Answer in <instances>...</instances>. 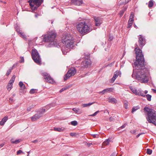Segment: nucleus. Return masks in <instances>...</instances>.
<instances>
[{
  "label": "nucleus",
  "instance_id": "obj_21",
  "mask_svg": "<svg viewBox=\"0 0 156 156\" xmlns=\"http://www.w3.org/2000/svg\"><path fill=\"white\" fill-rule=\"evenodd\" d=\"M121 74V73L119 71H116L115 72L114 74L113 75V76L116 79L119 76H120Z\"/></svg>",
  "mask_w": 156,
  "mask_h": 156
},
{
  "label": "nucleus",
  "instance_id": "obj_56",
  "mask_svg": "<svg viewBox=\"0 0 156 156\" xmlns=\"http://www.w3.org/2000/svg\"><path fill=\"white\" fill-rule=\"evenodd\" d=\"M4 144H0V146L1 147H3L4 146Z\"/></svg>",
  "mask_w": 156,
  "mask_h": 156
},
{
  "label": "nucleus",
  "instance_id": "obj_11",
  "mask_svg": "<svg viewBox=\"0 0 156 156\" xmlns=\"http://www.w3.org/2000/svg\"><path fill=\"white\" fill-rule=\"evenodd\" d=\"M129 88L133 93L139 96H144V94L142 91H141L139 90H137L136 89L132 86H130L129 87Z\"/></svg>",
  "mask_w": 156,
  "mask_h": 156
},
{
  "label": "nucleus",
  "instance_id": "obj_45",
  "mask_svg": "<svg viewBox=\"0 0 156 156\" xmlns=\"http://www.w3.org/2000/svg\"><path fill=\"white\" fill-rule=\"evenodd\" d=\"M67 89V88H62L59 91V92L60 93H61L63 91H64V90H66Z\"/></svg>",
  "mask_w": 156,
  "mask_h": 156
},
{
  "label": "nucleus",
  "instance_id": "obj_19",
  "mask_svg": "<svg viewBox=\"0 0 156 156\" xmlns=\"http://www.w3.org/2000/svg\"><path fill=\"white\" fill-rule=\"evenodd\" d=\"M72 110L76 114H80L82 113V112L80 111L79 108H74L72 109Z\"/></svg>",
  "mask_w": 156,
  "mask_h": 156
},
{
  "label": "nucleus",
  "instance_id": "obj_26",
  "mask_svg": "<svg viewBox=\"0 0 156 156\" xmlns=\"http://www.w3.org/2000/svg\"><path fill=\"white\" fill-rule=\"evenodd\" d=\"M19 85L20 87L22 89H24L25 88V85L23 83V82L21 81L19 83Z\"/></svg>",
  "mask_w": 156,
  "mask_h": 156
},
{
  "label": "nucleus",
  "instance_id": "obj_42",
  "mask_svg": "<svg viewBox=\"0 0 156 156\" xmlns=\"http://www.w3.org/2000/svg\"><path fill=\"white\" fill-rule=\"evenodd\" d=\"M77 134L75 133H70V135L72 136H76Z\"/></svg>",
  "mask_w": 156,
  "mask_h": 156
},
{
  "label": "nucleus",
  "instance_id": "obj_1",
  "mask_svg": "<svg viewBox=\"0 0 156 156\" xmlns=\"http://www.w3.org/2000/svg\"><path fill=\"white\" fill-rule=\"evenodd\" d=\"M136 60L133 66V70L132 76L133 78L140 81L141 83H147L148 80L146 75L147 69L145 68L144 60L142 51L138 48L135 49Z\"/></svg>",
  "mask_w": 156,
  "mask_h": 156
},
{
  "label": "nucleus",
  "instance_id": "obj_22",
  "mask_svg": "<svg viewBox=\"0 0 156 156\" xmlns=\"http://www.w3.org/2000/svg\"><path fill=\"white\" fill-rule=\"evenodd\" d=\"M16 77V76L15 75H13L10 80L9 83L12 84Z\"/></svg>",
  "mask_w": 156,
  "mask_h": 156
},
{
  "label": "nucleus",
  "instance_id": "obj_16",
  "mask_svg": "<svg viewBox=\"0 0 156 156\" xmlns=\"http://www.w3.org/2000/svg\"><path fill=\"white\" fill-rule=\"evenodd\" d=\"M71 3L75 5H80L83 3V1L81 0H72Z\"/></svg>",
  "mask_w": 156,
  "mask_h": 156
},
{
  "label": "nucleus",
  "instance_id": "obj_10",
  "mask_svg": "<svg viewBox=\"0 0 156 156\" xmlns=\"http://www.w3.org/2000/svg\"><path fill=\"white\" fill-rule=\"evenodd\" d=\"M43 75L44 76V79L48 83L53 84L55 82L53 79L47 73H43Z\"/></svg>",
  "mask_w": 156,
  "mask_h": 156
},
{
  "label": "nucleus",
  "instance_id": "obj_43",
  "mask_svg": "<svg viewBox=\"0 0 156 156\" xmlns=\"http://www.w3.org/2000/svg\"><path fill=\"white\" fill-rule=\"evenodd\" d=\"M20 62L21 63L23 62H24V59L23 57H20Z\"/></svg>",
  "mask_w": 156,
  "mask_h": 156
},
{
  "label": "nucleus",
  "instance_id": "obj_17",
  "mask_svg": "<svg viewBox=\"0 0 156 156\" xmlns=\"http://www.w3.org/2000/svg\"><path fill=\"white\" fill-rule=\"evenodd\" d=\"M8 117L7 116H5L2 119L1 121L0 122V125L1 126H3L4 125L5 122L7 121Z\"/></svg>",
  "mask_w": 156,
  "mask_h": 156
},
{
  "label": "nucleus",
  "instance_id": "obj_6",
  "mask_svg": "<svg viewBox=\"0 0 156 156\" xmlns=\"http://www.w3.org/2000/svg\"><path fill=\"white\" fill-rule=\"evenodd\" d=\"M43 0H29L28 2L33 12L36 10L43 2Z\"/></svg>",
  "mask_w": 156,
  "mask_h": 156
},
{
  "label": "nucleus",
  "instance_id": "obj_5",
  "mask_svg": "<svg viewBox=\"0 0 156 156\" xmlns=\"http://www.w3.org/2000/svg\"><path fill=\"white\" fill-rule=\"evenodd\" d=\"M56 36V33L55 32L51 31L48 35L45 36L43 41L45 42H51V45H55L56 44V41H55Z\"/></svg>",
  "mask_w": 156,
  "mask_h": 156
},
{
  "label": "nucleus",
  "instance_id": "obj_4",
  "mask_svg": "<svg viewBox=\"0 0 156 156\" xmlns=\"http://www.w3.org/2000/svg\"><path fill=\"white\" fill-rule=\"evenodd\" d=\"M76 28L81 34H86L92 30L85 22H80L76 25Z\"/></svg>",
  "mask_w": 156,
  "mask_h": 156
},
{
  "label": "nucleus",
  "instance_id": "obj_12",
  "mask_svg": "<svg viewBox=\"0 0 156 156\" xmlns=\"http://www.w3.org/2000/svg\"><path fill=\"white\" fill-rule=\"evenodd\" d=\"M138 42L140 46L142 48L145 44V38L141 35L138 36Z\"/></svg>",
  "mask_w": 156,
  "mask_h": 156
},
{
  "label": "nucleus",
  "instance_id": "obj_9",
  "mask_svg": "<svg viewBox=\"0 0 156 156\" xmlns=\"http://www.w3.org/2000/svg\"><path fill=\"white\" fill-rule=\"evenodd\" d=\"M76 72V71L75 68L72 67L70 68L67 73L64 76V81L67 80L70 77L74 76Z\"/></svg>",
  "mask_w": 156,
  "mask_h": 156
},
{
  "label": "nucleus",
  "instance_id": "obj_18",
  "mask_svg": "<svg viewBox=\"0 0 156 156\" xmlns=\"http://www.w3.org/2000/svg\"><path fill=\"white\" fill-rule=\"evenodd\" d=\"M16 30L18 33L20 34V36L22 38H23L24 39H26V36L22 32V31L16 29Z\"/></svg>",
  "mask_w": 156,
  "mask_h": 156
},
{
  "label": "nucleus",
  "instance_id": "obj_54",
  "mask_svg": "<svg viewBox=\"0 0 156 156\" xmlns=\"http://www.w3.org/2000/svg\"><path fill=\"white\" fill-rule=\"evenodd\" d=\"M131 0H125V2L126 3H128Z\"/></svg>",
  "mask_w": 156,
  "mask_h": 156
},
{
  "label": "nucleus",
  "instance_id": "obj_52",
  "mask_svg": "<svg viewBox=\"0 0 156 156\" xmlns=\"http://www.w3.org/2000/svg\"><path fill=\"white\" fill-rule=\"evenodd\" d=\"M144 133H140V134H138L136 136V138H138L141 135H142V134H144Z\"/></svg>",
  "mask_w": 156,
  "mask_h": 156
},
{
  "label": "nucleus",
  "instance_id": "obj_57",
  "mask_svg": "<svg viewBox=\"0 0 156 156\" xmlns=\"http://www.w3.org/2000/svg\"><path fill=\"white\" fill-rule=\"evenodd\" d=\"M152 90L154 93H156V90L154 89H152Z\"/></svg>",
  "mask_w": 156,
  "mask_h": 156
},
{
  "label": "nucleus",
  "instance_id": "obj_3",
  "mask_svg": "<svg viewBox=\"0 0 156 156\" xmlns=\"http://www.w3.org/2000/svg\"><path fill=\"white\" fill-rule=\"evenodd\" d=\"M144 110L147 112V118L148 121L150 123L153 124L156 126V113L155 111L147 107H145Z\"/></svg>",
  "mask_w": 156,
  "mask_h": 156
},
{
  "label": "nucleus",
  "instance_id": "obj_30",
  "mask_svg": "<svg viewBox=\"0 0 156 156\" xmlns=\"http://www.w3.org/2000/svg\"><path fill=\"white\" fill-rule=\"evenodd\" d=\"M133 21L134 20H129L128 28H130L132 26Z\"/></svg>",
  "mask_w": 156,
  "mask_h": 156
},
{
  "label": "nucleus",
  "instance_id": "obj_25",
  "mask_svg": "<svg viewBox=\"0 0 156 156\" xmlns=\"http://www.w3.org/2000/svg\"><path fill=\"white\" fill-rule=\"evenodd\" d=\"M94 102L93 103H89L88 104H82V106L83 107H89L91 105L93 104Z\"/></svg>",
  "mask_w": 156,
  "mask_h": 156
},
{
  "label": "nucleus",
  "instance_id": "obj_53",
  "mask_svg": "<svg viewBox=\"0 0 156 156\" xmlns=\"http://www.w3.org/2000/svg\"><path fill=\"white\" fill-rule=\"evenodd\" d=\"M92 144L91 143H87V145H88V147H90V146L91 145H92Z\"/></svg>",
  "mask_w": 156,
  "mask_h": 156
},
{
  "label": "nucleus",
  "instance_id": "obj_34",
  "mask_svg": "<svg viewBox=\"0 0 156 156\" xmlns=\"http://www.w3.org/2000/svg\"><path fill=\"white\" fill-rule=\"evenodd\" d=\"M71 124L73 126H76L78 124V122L76 121H73L71 122Z\"/></svg>",
  "mask_w": 156,
  "mask_h": 156
},
{
  "label": "nucleus",
  "instance_id": "obj_33",
  "mask_svg": "<svg viewBox=\"0 0 156 156\" xmlns=\"http://www.w3.org/2000/svg\"><path fill=\"white\" fill-rule=\"evenodd\" d=\"M134 17V13L133 12L131 13L130 16L129 20H134L133 18Z\"/></svg>",
  "mask_w": 156,
  "mask_h": 156
},
{
  "label": "nucleus",
  "instance_id": "obj_24",
  "mask_svg": "<svg viewBox=\"0 0 156 156\" xmlns=\"http://www.w3.org/2000/svg\"><path fill=\"white\" fill-rule=\"evenodd\" d=\"M111 142V140L109 139H107L103 143V145H108L110 142Z\"/></svg>",
  "mask_w": 156,
  "mask_h": 156
},
{
  "label": "nucleus",
  "instance_id": "obj_32",
  "mask_svg": "<svg viewBox=\"0 0 156 156\" xmlns=\"http://www.w3.org/2000/svg\"><path fill=\"white\" fill-rule=\"evenodd\" d=\"M54 130L55 131L61 132L63 131V129L60 128H54Z\"/></svg>",
  "mask_w": 156,
  "mask_h": 156
},
{
  "label": "nucleus",
  "instance_id": "obj_46",
  "mask_svg": "<svg viewBox=\"0 0 156 156\" xmlns=\"http://www.w3.org/2000/svg\"><path fill=\"white\" fill-rule=\"evenodd\" d=\"M130 132L131 133H132L133 134H136V130H131L130 131Z\"/></svg>",
  "mask_w": 156,
  "mask_h": 156
},
{
  "label": "nucleus",
  "instance_id": "obj_36",
  "mask_svg": "<svg viewBox=\"0 0 156 156\" xmlns=\"http://www.w3.org/2000/svg\"><path fill=\"white\" fill-rule=\"evenodd\" d=\"M21 141V140L18 139L15 140L14 142H13V144H17Z\"/></svg>",
  "mask_w": 156,
  "mask_h": 156
},
{
  "label": "nucleus",
  "instance_id": "obj_58",
  "mask_svg": "<svg viewBox=\"0 0 156 156\" xmlns=\"http://www.w3.org/2000/svg\"><path fill=\"white\" fill-rule=\"evenodd\" d=\"M147 92L148 91L147 90H145L144 92L145 94H147Z\"/></svg>",
  "mask_w": 156,
  "mask_h": 156
},
{
  "label": "nucleus",
  "instance_id": "obj_61",
  "mask_svg": "<svg viewBox=\"0 0 156 156\" xmlns=\"http://www.w3.org/2000/svg\"><path fill=\"white\" fill-rule=\"evenodd\" d=\"M115 154H112L110 156H115Z\"/></svg>",
  "mask_w": 156,
  "mask_h": 156
},
{
  "label": "nucleus",
  "instance_id": "obj_50",
  "mask_svg": "<svg viewBox=\"0 0 156 156\" xmlns=\"http://www.w3.org/2000/svg\"><path fill=\"white\" fill-rule=\"evenodd\" d=\"M126 125H127L125 123V124H124L121 127V128L123 129V128H125L126 127Z\"/></svg>",
  "mask_w": 156,
  "mask_h": 156
},
{
  "label": "nucleus",
  "instance_id": "obj_59",
  "mask_svg": "<svg viewBox=\"0 0 156 156\" xmlns=\"http://www.w3.org/2000/svg\"><path fill=\"white\" fill-rule=\"evenodd\" d=\"M112 38L111 37L109 38V39L111 41L112 40Z\"/></svg>",
  "mask_w": 156,
  "mask_h": 156
},
{
  "label": "nucleus",
  "instance_id": "obj_47",
  "mask_svg": "<svg viewBox=\"0 0 156 156\" xmlns=\"http://www.w3.org/2000/svg\"><path fill=\"white\" fill-rule=\"evenodd\" d=\"M23 151H22L21 150H19L17 152V154L19 155L21 153H22Z\"/></svg>",
  "mask_w": 156,
  "mask_h": 156
},
{
  "label": "nucleus",
  "instance_id": "obj_40",
  "mask_svg": "<svg viewBox=\"0 0 156 156\" xmlns=\"http://www.w3.org/2000/svg\"><path fill=\"white\" fill-rule=\"evenodd\" d=\"M99 112H100V111H96V112H95L94 114H93L92 115H89V116H94L98 113Z\"/></svg>",
  "mask_w": 156,
  "mask_h": 156
},
{
  "label": "nucleus",
  "instance_id": "obj_62",
  "mask_svg": "<svg viewBox=\"0 0 156 156\" xmlns=\"http://www.w3.org/2000/svg\"><path fill=\"white\" fill-rule=\"evenodd\" d=\"M35 16L36 17H37V16L36 15H35Z\"/></svg>",
  "mask_w": 156,
  "mask_h": 156
},
{
  "label": "nucleus",
  "instance_id": "obj_23",
  "mask_svg": "<svg viewBox=\"0 0 156 156\" xmlns=\"http://www.w3.org/2000/svg\"><path fill=\"white\" fill-rule=\"evenodd\" d=\"M13 67L14 66H13L12 67H10L9 69L7 70L6 74L7 76H8L10 74L13 69Z\"/></svg>",
  "mask_w": 156,
  "mask_h": 156
},
{
  "label": "nucleus",
  "instance_id": "obj_8",
  "mask_svg": "<svg viewBox=\"0 0 156 156\" xmlns=\"http://www.w3.org/2000/svg\"><path fill=\"white\" fill-rule=\"evenodd\" d=\"M45 109L42 108L38 110L37 113L32 117L31 119L32 121H36L41 117L45 112Z\"/></svg>",
  "mask_w": 156,
  "mask_h": 156
},
{
  "label": "nucleus",
  "instance_id": "obj_49",
  "mask_svg": "<svg viewBox=\"0 0 156 156\" xmlns=\"http://www.w3.org/2000/svg\"><path fill=\"white\" fill-rule=\"evenodd\" d=\"M94 138L98 137V134H93L92 135Z\"/></svg>",
  "mask_w": 156,
  "mask_h": 156
},
{
  "label": "nucleus",
  "instance_id": "obj_48",
  "mask_svg": "<svg viewBox=\"0 0 156 156\" xmlns=\"http://www.w3.org/2000/svg\"><path fill=\"white\" fill-rule=\"evenodd\" d=\"M13 100L12 98H9V102L10 103H12L13 101Z\"/></svg>",
  "mask_w": 156,
  "mask_h": 156
},
{
  "label": "nucleus",
  "instance_id": "obj_2",
  "mask_svg": "<svg viewBox=\"0 0 156 156\" xmlns=\"http://www.w3.org/2000/svg\"><path fill=\"white\" fill-rule=\"evenodd\" d=\"M62 42L63 44L62 51L63 54L65 55L74 46L73 37L70 34L65 35L62 37Z\"/></svg>",
  "mask_w": 156,
  "mask_h": 156
},
{
  "label": "nucleus",
  "instance_id": "obj_15",
  "mask_svg": "<svg viewBox=\"0 0 156 156\" xmlns=\"http://www.w3.org/2000/svg\"><path fill=\"white\" fill-rule=\"evenodd\" d=\"M114 89L112 88H108L104 90L103 91L98 92L99 94H104L105 93L112 92Z\"/></svg>",
  "mask_w": 156,
  "mask_h": 156
},
{
  "label": "nucleus",
  "instance_id": "obj_28",
  "mask_svg": "<svg viewBox=\"0 0 156 156\" xmlns=\"http://www.w3.org/2000/svg\"><path fill=\"white\" fill-rule=\"evenodd\" d=\"M139 109H140V107L139 106L134 107L132 108V112L133 113Z\"/></svg>",
  "mask_w": 156,
  "mask_h": 156
},
{
  "label": "nucleus",
  "instance_id": "obj_37",
  "mask_svg": "<svg viewBox=\"0 0 156 156\" xmlns=\"http://www.w3.org/2000/svg\"><path fill=\"white\" fill-rule=\"evenodd\" d=\"M126 10V9H125V10H122L120 11L119 12V14L121 16H122L123 13H124V11Z\"/></svg>",
  "mask_w": 156,
  "mask_h": 156
},
{
  "label": "nucleus",
  "instance_id": "obj_29",
  "mask_svg": "<svg viewBox=\"0 0 156 156\" xmlns=\"http://www.w3.org/2000/svg\"><path fill=\"white\" fill-rule=\"evenodd\" d=\"M154 4L152 0H150L149 2L148 6L149 8L152 7Z\"/></svg>",
  "mask_w": 156,
  "mask_h": 156
},
{
  "label": "nucleus",
  "instance_id": "obj_51",
  "mask_svg": "<svg viewBox=\"0 0 156 156\" xmlns=\"http://www.w3.org/2000/svg\"><path fill=\"white\" fill-rule=\"evenodd\" d=\"M38 141L37 140H34L32 141V143H36Z\"/></svg>",
  "mask_w": 156,
  "mask_h": 156
},
{
  "label": "nucleus",
  "instance_id": "obj_60",
  "mask_svg": "<svg viewBox=\"0 0 156 156\" xmlns=\"http://www.w3.org/2000/svg\"><path fill=\"white\" fill-rule=\"evenodd\" d=\"M28 152V154H27V156H29V153L30 151L28 152Z\"/></svg>",
  "mask_w": 156,
  "mask_h": 156
},
{
  "label": "nucleus",
  "instance_id": "obj_7",
  "mask_svg": "<svg viewBox=\"0 0 156 156\" xmlns=\"http://www.w3.org/2000/svg\"><path fill=\"white\" fill-rule=\"evenodd\" d=\"M32 56L33 59L35 62L38 65L41 64V59L37 51L35 49L32 50Z\"/></svg>",
  "mask_w": 156,
  "mask_h": 156
},
{
  "label": "nucleus",
  "instance_id": "obj_13",
  "mask_svg": "<svg viewBox=\"0 0 156 156\" xmlns=\"http://www.w3.org/2000/svg\"><path fill=\"white\" fill-rule=\"evenodd\" d=\"M90 59H87L83 62L81 63V66L82 67L87 68L90 66Z\"/></svg>",
  "mask_w": 156,
  "mask_h": 156
},
{
  "label": "nucleus",
  "instance_id": "obj_35",
  "mask_svg": "<svg viewBox=\"0 0 156 156\" xmlns=\"http://www.w3.org/2000/svg\"><path fill=\"white\" fill-rule=\"evenodd\" d=\"M152 153V150L149 149H147V153L148 154H151Z\"/></svg>",
  "mask_w": 156,
  "mask_h": 156
},
{
  "label": "nucleus",
  "instance_id": "obj_39",
  "mask_svg": "<svg viewBox=\"0 0 156 156\" xmlns=\"http://www.w3.org/2000/svg\"><path fill=\"white\" fill-rule=\"evenodd\" d=\"M36 89H32L30 91V93L31 94H33L36 92Z\"/></svg>",
  "mask_w": 156,
  "mask_h": 156
},
{
  "label": "nucleus",
  "instance_id": "obj_31",
  "mask_svg": "<svg viewBox=\"0 0 156 156\" xmlns=\"http://www.w3.org/2000/svg\"><path fill=\"white\" fill-rule=\"evenodd\" d=\"M12 87V84L9 83L7 86V88L9 91H10Z\"/></svg>",
  "mask_w": 156,
  "mask_h": 156
},
{
  "label": "nucleus",
  "instance_id": "obj_63",
  "mask_svg": "<svg viewBox=\"0 0 156 156\" xmlns=\"http://www.w3.org/2000/svg\"><path fill=\"white\" fill-rule=\"evenodd\" d=\"M136 25H135V26H134V27H136Z\"/></svg>",
  "mask_w": 156,
  "mask_h": 156
},
{
  "label": "nucleus",
  "instance_id": "obj_41",
  "mask_svg": "<svg viewBox=\"0 0 156 156\" xmlns=\"http://www.w3.org/2000/svg\"><path fill=\"white\" fill-rule=\"evenodd\" d=\"M124 106L126 109L128 108V104L127 102H125L124 104Z\"/></svg>",
  "mask_w": 156,
  "mask_h": 156
},
{
  "label": "nucleus",
  "instance_id": "obj_38",
  "mask_svg": "<svg viewBox=\"0 0 156 156\" xmlns=\"http://www.w3.org/2000/svg\"><path fill=\"white\" fill-rule=\"evenodd\" d=\"M115 79L116 78L115 77L113 76L112 78L110 80V82L111 83H113L114 82Z\"/></svg>",
  "mask_w": 156,
  "mask_h": 156
},
{
  "label": "nucleus",
  "instance_id": "obj_14",
  "mask_svg": "<svg viewBox=\"0 0 156 156\" xmlns=\"http://www.w3.org/2000/svg\"><path fill=\"white\" fill-rule=\"evenodd\" d=\"M94 21L96 26H100L102 23V19L100 17L95 16L94 17Z\"/></svg>",
  "mask_w": 156,
  "mask_h": 156
},
{
  "label": "nucleus",
  "instance_id": "obj_44",
  "mask_svg": "<svg viewBox=\"0 0 156 156\" xmlns=\"http://www.w3.org/2000/svg\"><path fill=\"white\" fill-rule=\"evenodd\" d=\"M33 107V105H32V106L28 107L27 108V110L28 111H31L32 108Z\"/></svg>",
  "mask_w": 156,
  "mask_h": 156
},
{
  "label": "nucleus",
  "instance_id": "obj_55",
  "mask_svg": "<svg viewBox=\"0 0 156 156\" xmlns=\"http://www.w3.org/2000/svg\"><path fill=\"white\" fill-rule=\"evenodd\" d=\"M14 140L13 139H12L11 140V143H13V142H14Z\"/></svg>",
  "mask_w": 156,
  "mask_h": 156
},
{
  "label": "nucleus",
  "instance_id": "obj_27",
  "mask_svg": "<svg viewBox=\"0 0 156 156\" xmlns=\"http://www.w3.org/2000/svg\"><path fill=\"white\" fill-rule=\"evenodd\" d=\"M144 96H143V97H146L147 98V99L148 101H151V95H150L149 94H147V95H145L144 94Z\"/></svg>",
  "mask_w": 156,
  "mask_h": 156
},
{
  "label": "nucleus",
  "instance_id": "obj_20",
  "mask_svg": "<svg viewBox=\"0 0 156 156\" xmlns=\"http://www.w3.org/2000/svg\"><path fill=\"white\" fill-rule=\"evenodd\" d=\"M108 102L112 104H114L117 103V101L115 98H109L108 99Z\"/></svg>",
  "mask_w": 156,
  "mask_h": 156
}]
</instances>
